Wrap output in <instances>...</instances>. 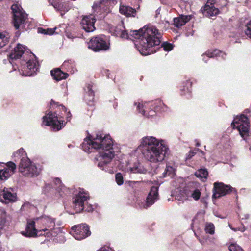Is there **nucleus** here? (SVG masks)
<instances>
[{"mask_svg": "<svg viewBox=\"0 0 251 251\" xmlns=\"http://www.w3.org/2000/svg\"><path fill=\"white\" fill-rule=\"evenodd\" d=\"M114 34L123 39H131L130 37H133L138 39L135 46L143 55L155 52L156 50L153 48L159 45L161 42V32L156 27L150 25H145L138 30H131L129 33L116 27L114 29Z\"/></svg>", "mask_w": 251, "mask_h": 251, "instance_id": "nucleus-1", "label": "nucleus"}, {"mask_svg": "<svg viewBox=\"0 0 251 251\" xmlns=\"http://www.w3.org/2000/svg\"><path fill=\"white\" fill-rule=\"evenodd\" d=\"M112 146L113 141L110 136L99 132L85 139L82 144V149L86 152H91L93 149L102 150L95 159L98 162V167L105 171H108L107 165L115 155Z\"/></svg>", "mask_w": 251, "mask_h": 251, "instance_id": "nucleus-2", "label": "nucleus"}, {"mask_svg": "<svg viewBox=\"0 0 251 251\" xmlns=\"http://www.w3.org/2000/svg\"><path fill=\"white\" fill-rule=\"evenodd\" d=\"M139 148L142 150L145 158L152 163L163 161L168 150L163 140L153 136L142 138Z\"/></svg>", "mask_w": 251, "mask_h": 251, "instance_id": "nucleus-3", "label": "nucleus"}, {"mask_svg": "<svg viewBox=\"0 0 251 251\" xmlns=\"http://www.w3.org/2000/svg\"><path fill=\"white\" fill-rule=\"evenodd\" d=\"M14 156L20 158L18 169L23 176L27 177H34L39 175L41 169L30 161L23 149L17 151L14 153Z\"/></svg>", "mask_w": 251, "mask_h": 251, "instance_id": "nucleus-4", "label": "nucleus"}, {"mask_svg": "<svg viewBox=\"0 0 251 251\" xmlns=\"http://www.w3.org/2000/svg\"><path fill=\"white\" fill-rule=\"evenodd\" d=\"M39 225V236L44 235L47 238L51 239L56 236L60 232L59 228H54V219L48 216H43L36 219Z\"/></svg>", "mask_w": 251, "mask_h": 251, "instance_id": "nucleus-5", "label": "nucleus"}, {"mask_svg": "<svg viewBox=\"0 0 251 251\" xmlns=\"http://www.w3.org/2000/svg\"><path fill=\"white\" fill-rule=\"evenodd\" d=\"M117 3L116 0H101L94 2L92 8L96 13L95 15L98 14V18L102 19L111 13L112 9Z\"/></svg>", "mask_w": 251, "mask_h": 251, "instance_id": "nucleus-6", "label": "nucleus"}, {"mask_svg": "<svg viewBox=\"0 0 251 251\" xmlns=\"http://www.w3.org/2000/svg\"><path fill=\"white\" fill-rule=\"evenodd\" d=\"M43 123L46 126H50L52 129L57 131L60 130L65 125V123L62 120V117L56 113L49 112L48 114L43 118Z\"/></svg>", "mask_w": 251, "mask_h": 251, "instance_id": "nucleus-7", "label": "nucleus"}, {"mask_svg": "<svg viewBox=\"0 0 251 251\" xmlns=\"http://www.w3.org/2000/svg\"><path fill=\"white\" fill-rule=\"evenodd\" d=\"M13 13V23L15 28L17 29L20 27L25 28L27 15L23 10L20 5L17 4L11 6Z\"/></svg>", "mask_w": 251, "mask_h": 251, "instance_id": "nucleus-8", "label": "nucleus"}, {"mask_svg": "<svg viewBox=\"0 0 251 251\" xmlns=\"http://www.w3.org/2000/svg\"><path fill=\"white\" fill-rule=\"evenodd\" d=\"M233 127L238 129L242 137L247 136L249 133V123L247 117L244 115L235 119L232 123Z\"/></svg>", "mask_w": 251, "mask_h": 251, "instance_id": "nucleus-9", "label": "nucleus"}, {"mask_svg": "<svg viewBox=\"0 0 251 251\" xmlns=\"http://www.w3.org/2000/svg\"><path fill=\"white\" fill-rule=\"evenodd\" d=\"M16 168V164L11 161L0 163V182L7 180L14 173Z\"/></svg>", "mask_w": 251, "mask_h": 251, "instance_id": "nucleus-10", "label": "nucleus"}, {"mask_svg": "<svg viewBox=\"0 0 251 251\" xmlns=\"http://www.w3.org/2000/svg\"><path fill=\"white\" fill-rule=\"evenodd\" d=\"M70 233L75 239L80 240L89 236L91 232L86 224H81L73 226Z\"/></svg>", "mask_w": 251, "mask_h": 251, "instance_id": "nucleus-11", "label": "nucleus"}, {"mask_svg": "<svg viewBox=\"0 0 251 251\" xmlns=\"http://www.w3.org/2000/svg\"><path fill=\"white\" fill-rule=\"evenodd\" d=\"M89 198V195L84 191H80L73 200V207L76 213H79L84 209V202Z\"/></svg>", "mask_w": 251, "mask_h": 251, "instance_id": "nucleus-12", "label": "nucleus"}, {"mask_svg": "<svg viewBox=\"0 0 251 251\" xmlns=\"http://www.w3.org/2000/svg\"><path fill=\"white\" fill-rule=\"evenodd\" d=\"M88 47L95 51L106 50L109 48V44L102 37L97 36L93 38L88 43Z\"/></svg>", "mask_w": 251, "mask_h": 251, "instance_id": "nucleus-13", "label": "nucleus"}, {"mask_svg": "<svg viewBox=\"0 0 251 251\" xmlns=\"http://www.w3.org/2000/svg\"><path fill=\"white\" fill-rule=\"evenodd\" d=\"M232 189L229 185H225L222 182H215L212 198L217 199L228 194L232 191Z\"/></svg>", "mask_w": 251, "mask_h": 251, "instance_id": "nucleus-14", "label": "nucleus"}, {"mask_svg": "<svg viewBox=\"0 0 251 251\" xmlns=\"http://www.w3.org/2000/svg\"><path fill=\"white\" fill-rule=\"evenodd\" d=\"M95 22V16L90 15L84 16L81 22L82 28L87 32L94 31L95 30L94 25Z\"/></svg>", "mask_w": 251, "mask_h": 251, "instance_id": "nucleus-15", "label": "nucleus"}, {"mask_svg": "<svg viewBox=\"0 0 251 251\" xmlns=\"http://www.w3.org/2000/svg\"><path fill=\"white\" fill-rule=\"evenodd\" d=\"M0 196L3 198V199H1L0 201L5 203L14 202L17 200L16 194L11 188H4L1 191Z\"/></svg>", "mask_w": 251, "mask_h": 251, "instance_id": "nucleus-16", "label": "nucleus"}, {"mask_svg": "<svg viewBox=\"0 0 251 251\" xmlns=\"http://www.w3.org/2000/svg\"><path fill=\"white\" fill-rule=\"evenodd\" d=\"M35 222L33 220L29 219L27 220L26 226L25 231H22V234L25 236L28 237H35L39 236V229H37L35 227Z\"/></svg>", "mask_w": 251, "mask_h": 251, "instance_id": "nucleus-17", "label": "nucleus"}, {"mask_svg": "<svg viewBox=\"0 0 251 251\" xmlns=\"http://www.w3.org/2000/svg\"><path fill=\"white\" fill-rule=\"evenodd\" d=\"M26 70L23 71L21 75L23 76H30L35 74L39 70V64L36 59L29 60L26 65Z\"/></svg>", "mask_w": 251, "mask_h": 251, "instance_id": "nucleus-18", "label": "nucleus"}, {"mask_svg": "<svg viewBox=\"0 0 251 251\" xmlns=\"http://www.w3.org/2000/svg\"><path fill=\"white\" fill-rule=\"evenodd\" d=\"M158 199V187L156 186H152L147 197L146 203L143 204V206L142 207L148 208L154 203Z\"/></svg>", "mask_w": 251, "mask_h": 251, "instance_id": "nucleus-19", "label": "nucleus"}, {"mask_svg": "<svg viewBox=\"0 0 251 251\" xmlns=\"http://www.w3.org/2000/svg\"><path fill=\"white\" fill-rule=\"evenodd\" d=\"M213 0H208L207 3L201 9L204 15L207 17H213L219 13V10L215 7L213 4Z\"/></svg>", "mask_w": 251, "mask_h": 251, "instance_id": "nucleus-20", "label": "nucleus"}, {"mask_svg": "<svg viewBox=\"0 0 251 251\" xmlns=\"http://www.w3.org/2000/svg\"><path fill=\"white\" fill-rule=\"evenodd\" d=\"M49 2L55 9L60 12L61 16L70 9L69 4L62 2V0H49Z\"/></svg>", "mask_w": 251, "mask_h": 251, "instance_id": "nucleus-21", "label": "nucleus"}, {"mask_svg": "<svg viewBox=\"0 0 251 251\" xmlns=\"http://www.w3.org/2000/svg\"><path fill=\"white\" fill-rule=\"evenodd\" d=\"M25 49L24 46L20 44H18L17 46L11 51L8 56L10 59H17L20 58L24 53Z\"/></svg>", "mask_w": 251, "mask_h": 251, "instance_id": "nucleus-22", "label": "nucleus"}, {"mask_svg": "<svg viewBox=\"0 0 251 251\" xmlns=\"http://www.w3.org/2000/svg\"><path fill=\"white\" fill-rule=\"evenodd\" d=\"M119 12L127 17H135L136 11L135 9L126 5H120L119 7Z\"/></svg>", "mask_w": 251, "mask_h": 251, "instance_id": "nucleus-23", "label": "nucleus"}, {"mask_svg": "<svg viewBox=\"0 0 251 251\" xmlns=\"http://www.w3.org/2000/svg\"><path fill=\"white\" fill-rule=\"evenodd\" d=\"M221 56L222 58L224 59L225 58V56H226V54L221 52L220 50L215 49V50H207L204 54H203L202 56V59L204 60L205 62H206V60H205L206 57L207 58H212L216 56Z\"/></svg>", "mask_w": 251, "mask_h": 251, "instance_id": "nucleus-24", "label": "nucleus"}, {"mask_svg": "<svg viewBox=\"0 0 251 251\" xmlns=\"http://www.w3.org/2000/svg\"><path fill=\"white\" fill-rule=\"evenodd\" d=\"M124 170L128 173L140 174H146L147 172V170L138 163L135 164L133 167H127Z\"/></svg>", "mask_w": 251, "mask_h": 251, "instance_id": "nucleus-25", "label": "nucleus"}, {"mask_svg": "<svg viewBox=\"0 0 251 251\" xmlns=\"http://www.w3.org/2000/svg\"><path fill=\"white\" fill-rule=\"evenodd\" d=\"M146 103H143L142 101L138 100L134 103L135 105H137V110L139 112L146 116H150L154 115V111H150L149 113L147 112Z\"/></svg>", "mask_w": 251, "mask_h": 251, "instance_id": "nucleus-26", "label": "nucleus"}, {"mask_svg": "<svg viewBox=\"0 0 251 251\" xmlns=\"http://www.w3.org/2000/svg\"><path fill=\"white\" fill-rule=\"evenodd\" d=\"M191 18V15H181L174 19V25L177 27H181L190 20Z\"/></svg>", "mask_w": 251, "mask_h": 251, "instance_id": "nucleus-27", "label": "nucleus"}, {"mask_svg": "<svg viewBox=\"0 0 251 251\" xmlns=\"http://www.w3.org/2000/svg\"><path fill=\"white\" fill-rule=\"evenodd\" d=\"M51 75L53 79L56 81H60L66 79L68 76L67 73L62 72L60 69H56L51 71Z\"/></svg>", "mask_w": 251, "mask_h": 251, "instance_id": "nucleus-28", "label": "nucleus"}, {"mask_svg": "<svg viewBox=\"0 0 251 251\" xmlns=\"http://www.w3.org/2000/svg\"><path fill=\"white\" fill-rule=\"evenodd\" d=\"M195 175L196 177L204 182L207 179L208 171L206 169H200L195 172Z\"/></svg>", "mask_w": 251, "mask_h": 251, "instance_id": "nucleus-29", "label": "nucleus"}, {"mask_svg": "<svg viewBox=\"0 0 251 251\" xmlns=\"http://www.w3.org/2000/svg\"><path fill=\"white\" fill-rule=\"evenodd\" d=\"M153 108L157 111H165L167 106L160 100H156L153 103Z\"/></svg>", "mask_w": 251, "mask_h": 251, "instance_id": "nucleus-30", "label": "nucleus"}, {"mask_svg": "<svg viewBox=\"0 0 251 251\" xmlns=\"http://www.w3.org/2000/svg\"><path fill=\"white\" fill-rule=\"evenodd\" d=\"M189 198V193L187 190L180 191L178 194L176 195L175 198L178 201H184Z\"/></svg>", "mask_w": 251, "mask_h": 251, "instance_id": "nucleus-31", "label": "nucleus"}, {"mask_svg": "<svg viewBox=\"0 0 251 251\" xmlns=\"http://www.w3.org/2000/svg\"><path fill=\"white\" fill-rule=\"evenodd\" d=\"M188 193L189 197L192 198L195 201H198L201 195V191L199 189H194L189 190Z\"/></svg>", "mask_w": 251, "mask_h": 251, "instance_id": "nucleus-32", "label": "nucleus"}, {"mask_svg": "<svg viewBox=\"0 0 251 251\" xmlns=\"http://www.w3.org/2000/svg\"><path fill=\"white\" fill-rule=\"evenodd\" d=\"M10 36L7 33L0 32V48L4 46L8 42Z\"/></svg>", "mask_w": 251, "mask_h": 251, "instance_id": "nucleus-33", "label": "nucleus"}, {"mask_svg": "<svg viewBox=\"0 0 251 251\" xmlns=\"http://www.w3.org/2000/svg\"><path fill=\"white\" fill-rule=\"evenodd\" d=\"M175 174V170L172 166L167 165L165 172L164 174V176L166 177L167 176H169L171 177H172Z\"/></svg>", "mask_w": 251, "mask_h": 251, "instance_id": "nucleus-34", "label": "nucleus"}, {"mask_svg": "<svg viewBox=\"0 0 251 251\" xmlns=\"http://www.w3.org/2000/svg\"><path fill=\"white\" fill-rule=\"evenodd\" d=\"M204 230L206 233L212 235L215 232V226L212 223H207L205 224Z\"/></svg>", "mask_w": 251, "mask_h": 251, "instance_id": "nucleus-35", "label": "nucleus"}, {"mask_svg": "<svg viewBox=\"0 0 251 251\" xmlns=\"http://www.w3.org/2000/svg\"><path fill=\"white\" fill-rule=\"evenodd\" d=\"M54 183L56 185V188L59 193L64 191L65 187L62 185L61 180L59 178H56L54 179Z\"/></svg>", "mask_w": 251, "mask_h": 251, "instance_id": "nucleus-36", "label": "nucleus"}, {"mask_svg": "<svg viewBox=\"0 0 251 251\" xmlns=\"http://www.w3.org/2000/svg\"><path fill=\"white\" fill-rule=\"evenodd\" d=\"M85 91L87 95L90 97L89 100H93L94 99V92L92 90V86L89 84L85 88Z\"/></svg>", "mask_w": 251, "mask_h": 251, "instance_id": "nucleus-37", "label": "nucleus"}, {"mask_svg": "<svg viewBox=\"0 0 251 251\" xmlns=\"http://www.w3.org/2000/svg\"><path fill=\"white\" fill-rule=\"evenodd\" d=\"M56 28H48L47 29H43V28H39V32L41 33L44 34H48V35H52L55 31V30Z\"/></svg>", "mask_w": 251, "mask_h": 251, "instance_id": "nucleus-38", "label": "nucleus"}, {"mask_svg": "<svg viewBox=\"0 0 251 251\" xmlns=\"http://www.w3.org/2000/svg\"><path fill=\"white\" fill-rule=\"evenodd\" d=\"M116 182L118 185H121L123 184L124 180L122 175L120 173H118L115 175Z\"/></svg>", "mask_w": 251, "mask_h": 251, "instance_id": "nucleus-39", "label": "nucleus"}, {"mask_svg": "<svg viewBox=\"0 0 251 251\" xmlns=\"http://www.w3.org/2000/svg\"><path fill=\"white\" fill-rule=\"evenodd\" d=\"M230 251H243V249L237 244L233 243L229 246Z\"/></svg>", "mask_w": 251, "mask_h": 251, "instance_id": "nucleus-40", "label": "nucleus"}, {"mask_svg": "<svg viewBox=\"0 0 251 251\" xmlns=\"http://www.w3.org/2000/svg\"><path fill=\"white\" fill-rule=\"evenodd\" d=\"M161 47L163 48V50L165 51H167L171 50L173 48V45L172 44L167 42L163 43L162 44Z\"/></svg>", "mask_w": 251, "mask_h": 251, "instance_id": "nucleus-41", "label": "nucleus"}, {"mask_svg": "<svg viewBox=\"0 0 251 251\" xmlns=\"http://www.w3.org/2000/svg\"><path fill=\"white\" fill-rule=\"evenodd\" d=\"M245 32L248 37L251 38V20L247 24Z\"/></svg>", "mask_w": 251, "mask_h": 251, "instance_id": "nucleus-42", "label": "nucleus"}, {"mask_svg": "<svg viewBox=\"0 0 251 251\" xmlns=\"http://www.w3.org/2000/svg\"><path fill=\"white\" fill-rule=\"evenodd\" d=\"M97 251H112V250L108 247H104L100 248Z\"/></svg>", "mask_w": 251, "mask_h": 251, "instance_id": "nucleus-43", "label": "nucleus"}, {"mask_svg": "<svg viewBox=\"0 0 251 251\" xmlns=\"http://www.w3.org/2000/svg\"><path fill=\"white\" fill-rule=\"evenodd\" d=\"M229 226L230 228H231V229H232V230H233L234 231H237L241 230L242 232H244L245 231V229L244 228H243L242 229H240L239 228H233V227H231L230 225H229Z\"/></svg>", "mask_w": 251, "mask_h": 251, "instance_id": "nucleus-44", "label": "nucleus"}, {"mask_svg": "<svg viewBox=\"0 0 251 251\" xmlns=\"http://www.w3.org/2000/svg\"><path fill=\"white\" fill-rule=\"evenodd\" d=\"M94 208L93 207V206L89 205L88 208H86L85 210L87 212H92L93 211Z\"/></svg>", "mask_w": 251, "mask_h": 251, "instance_id": "nucleus-45", "label": "nucleus"}, {"mask_svg": "<svg viewBox=\"0 0 251 251\" xmlns=\"http://www.w3.org/2000/svg\"><path fill=\"white\" fill-rule=\"evenodd\" d=\"M195 153L194 152H190L188 155V158H190L192 156H194Z\"/></svg>", "mask_w": 251, "mask_h": 251, "instance_id": "nucleus-46", "label": "nucleus"}, {"mask_svg": "<svg viewBox=\"0 0 251 251\" xmlns=\"http://www.w3.org/2000/svg\"><path fill=\"white\" fill-rule=\"evenodd\" d=\"M60 109H61L64 111V113H65L66 111V108L63 105L60 106Z\"/></svg>", "mask_w": 251, "mask_h": 251, "instance_id": "nucleus-47", "label": "nucleus"}, {"mask_svg": "<svg viewBox=\"0 0 251 251\" xmlns=\"http://www.w3.org/2000/svg\"><path fill=\"white\" fill-rule=\"evenodd\" d=\"M146 203H142L140 205V203H138V205H139V207L141 208H144L143 207H142L143 206V204H146Z\"/></svg>", "mask_w": 251, "mask_h": 251, "instance_id": "nucleus-48", "label": "nucleus"}, {"mask_svg": "<svg viewBox=\"0 0 251 251\" xmlns=\"http://www.w3.org/2000/svg\"><path fill=\"white\" fill-rule=\"evenodd\" d=\"M196 145H197V146H200V144H199V143H197Z\"/></svg>", "mask_w": 251, "mask_h": 251, "instance_id": "nucleus-49", "label": "nucleus"}, {"mask_svg": "<svg viewBox=\"0 0 251 251\" xmlns=\"http://www.w3.org/2000/svg\"><path fill=\"white\" fill-rule=\"evenodd\" d=\"M68 37L70 38H72V37H71V35H69H69H68Z\"/></svg>", "mask_w": 251, "mask_h": 251, "instance_id": "nucleus-50", "label": "nucleus"}, {"mask_svg": "<svg viewBox=\"0 0 251 251\" xmlns=\"http://www.w3.org/2000/svg\"><path fill=\"white\" fill-rule=\"evenodd\" d=\"M68 37L70 38H72V37H71V35H69H69H68Z\"/></svg>", "mask_w": 251, "mask_h": 251, "instance_id": "nucleus-51", "label": "nucleus"}]
</instances>
